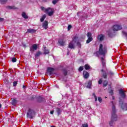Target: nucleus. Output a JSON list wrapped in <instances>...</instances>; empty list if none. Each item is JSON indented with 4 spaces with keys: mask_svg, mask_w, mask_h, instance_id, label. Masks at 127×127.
Segmentation results:
<instances>
[{
    "mask_svg": "<svg viewBox=\"0 0 127 127\" xmlns=\"http://www.w3.org/2000/svg\"><path fill=\"white\" fill-rule=\"evenodd\" d=\"M112 111L111 112V121L109 123L110 126L113 127L114 126V122H116L118 120V116L116 114V107H115V105H114V102H112Z\"/></svg>",
    "mask_w": 127,
    "mask_h": 127,
    "instance_id": "obj_1",
    "label": "nucleus"
},
{
    "mask_svg": "<svg viewBox=\"0 0 127 127\" xmlns=\"http://www.w3.org/2000/svg\"><path fill=\"white\" fill-rule=\"evenodd\" d=\"M107 53V47H104L102 44H100L99 48V51L96 52L97 56L99 55H105Z\"/></svg>",
    "mask_w": 127,
    "mask_h": 127,
    "instance_id": "obj_2",
    "label": "nucleus"
},
{
    "mask_svg": "<svg viewBox=\"0 0 127 127\" xmlns=\"http://www.w3.org/2000/svg\"><path fill=\"white\" fill-rule=\"evenodd\" d=\"M42 10L44 11V12H45L46 14H48L49 16H52L54 13V8H51V7H48L46 8L44 7H41Z\"/></svg>",
    "mask_w": 127,
    "mask_h": 127,
    "instance_id": "obj_3",
    "label": "nucleus"
},
{
    "mask_svg": "<svg viewBox=\"0 0 127 127\" xmlns=\"http://www.w3.org/2000/svg\"><path fill=\"white\" fill-rule=\"evenodd\" d=\"M101 61L103 68V69H101V72H102V77L104 78V79H107V73H105V70H104L107 68V66H106V60L103 58H101Z\"/></svg>",
    "mask_w": 127,
    "mask_h": 127,
    "instance_id": "obj_4",
    "label": "nucleus"
},
{
    "mask_svg": "<svg viewBox=\"0 0 127 127\" xmlns=\"http://www.w3.org/2000/svg\"><path fill=\"white\" fill-rule=\"evenodd\" d=\"M78 39V37L75 36L74 38L72 39V41L69 43L68 45L69 48L70 49H74L75 48V43L77 42V40Z\"/></svg>",
    "mask_w": 127,
    "mask_h": 127,
    "instance_id": "obj_5",
    "label": "nucleus"
},
{
    "mask_svg": "<svg viewBox=\"0 0 127 127\" xmlns=\"http://www.w3.org/2000/svg\"><path fill=\"white\" fill-rule=\"evenodd\" d=\"M27 116L28 118H30V119H32V118L35 116V112L34 110L29 109L28 112L27 113Z\"/></svg>",
    "mask_w": 127,
    "mask_h": 127,
    "instance_id": "obj_6",
    "label": "nucleus"
},
{
    "mask_svg": "<svg viewBox=\"0 0 127 127\" xmlns=\"http://www.w3.org/2000/svg\"><path fill=\"white\" fill-rule=\"evenodd\" d=\"M121 29H122V26L120 25H115L113 27L114 31H118V30H121Z\"/></svg>",
    "mask_w": 127,
    "mask_h": 127,
    "instance_id": "obj_7",
    "label": "nucleus"
},
{
    "mask_svg": "<svg viewBox=\"0 0 127 127\" xmlns=\"http://www.w3.org/2000/svg\"><path fill=\"white\" fill-rule=\"evenodd\" d=\"M38 47V46L37 44H33L30 48V51L32 52H34L35 50H37V48Z\"/></svg>",
    "mask_w": 127,
    "mask_h": 127,
    "instance_id": "obj_8",
    "label": "nucleus"
},
{
    "mask_svg": "<svg viewBox=\"0 0 127 127\" xmlns=\"http://www.w3.org/2000/svg\"><path fill=\"white\" fill-rule=\"evenodd\" d=\"M119 94L122 97V98H123V99H125L126 98V94H125V91L123 89H120L119 90Z\"/></svg>",
    "mask_w": 127,
    "mask_h": 127,
    "instance_id": "obj_9",
    "label": "nucleus"
},
{
    "mask_svg": "<svg viewBox=\"0 0 127 127\" xmlns=\"http://www.w3.org/2000/svg\"><path fill=\"white\" fill-rule=\"evenodd\" d=\"M42 26L44 29H47L48 28V22L47 21H45L43 23Z\"/></svg>",
    "mask_w": 127,
    "mask_h": 127,
    "instance_id": "obj_10",
    "label": "nucleus"
},
{
    "mask_svg": "<svg viewBox=\"0 0 127 127\" xmlns=\"http://www.w3.org/2000/svg\"><path fill=\"white\" fill-rule=\"evenodd\" d=\"M104 72L106 73V72H107V74L106 73L107 75H109L110 76H114V72L112 71H108V69H104Z\"/></svg>",
    "mask_w": 127,
    "mask_h": 127,
    "instance_id": "obj_11",
    "label": "nucleus"
},
{
    "mask_svg": "<svg viewBox=\"0 0 127 127\" xmlns=\"http://www.w3.org/2000/svg\"><path fill=\"white\" fill-rule=\"evenodd\" d=\"M83 75L85 79H88V78H89V72L86 71H83Z\"/></svg>",
    "mask_w": 127,
    "mask_h": 127,
    "instance_id": "obj_12",
    "label": "nucleus"
},
{
    "mask_svg": "<svg viewBox=\"0 0 127 127\" xmlns=\"http://www.w3.org/2000/svg\"><path fill=\"white\" fill-rule=\"evenodd\" d=\"M58 43L61 46H64L65 45V41L63 39H60L58 41Z\"/></svg>",
    "mask_w": 127,
    "mask_h": 127,
    "instance_id": "obj_13",
    "label": "nucleus"
},
{
    "mask_svg": "<svg viewBox=\"0 0 127 127\" xmlns=\"http://www.w3.org/2000/svg\"><path fill=\"white\" fill-rule=\"evenodd\" d=\"M104 38H105V36L102 34L99 35L97 37V39L98 40H100V41H103V40H104Z\"/></svg>",
    "mask_w": 127,
    "mask_h": 127,
    "instance_id": "obj_14",
    "label": "nucleus"
},
{
    "mask_svg": "<svg viewBox=\"0 0 127 127\" xmlns=\"http://www.w3.org/2000/svg\"><path fill=\"white\" fill-rule=\"evenodd\" d=\"M44 101V98L43 97L40 96L37 99V102L38 103H41L42 102H43Z\"/></svg>",
    "mask_w": 127,
    "mask_h": 127,
    "instance_id": "obj_15",
    "label": "nucleus"
},
{
    "mask_svg": "<svg viewBox=\"0 0 127 127\" xmlns=\"http://www.w3.org/2000/svg\"><path fill=\"white\" fill-rule=\"evenodd\" d=\"M27 32L29 33H34V32H36V31L34 29H28L27 30Z\"/></svg>",
    "mask_w": 127,
    "mask_h": 127,
    "instance_id": "obj_16",
    "label": "nucleus"
},
{
    "mask_svg": "<svg viewBox=\"0 0 127 127\" xmlns=\"http://www.w3.org/2000/svg\"><path fill=\"white\" fill-rule=\"evenodd\" d=\"M22 17H23V18H25V19H27V18H28V16L26 14V13H25V12H22Z\"/></svg>",
    "mask_w": 127,
    "mask_h": 127,
    "instance_id": "obj_17",
    "label": "nucleus"
},
{
    "mask_svg": "<svg viewBox=\"0 0 127 127\" xmlns=\"http://www.w3.org/2000/svg\"><path fill=\"white\" fill-rule=\"evenodd\" d=\"M44 54H49V50L46 49V47H44Z\"/></svg>",
    "mask_w": 127,
    "mask_h": 127,
    "instance_id": "obj_18",
    "label": "nucleus"
},
{
    "mask_svg": "<svg viewBox=\"0 0 127 127\" xmlns=\"http://www.w3.org/2000/svg\"><path fill=\"white\" fill-rule=\"evenodd\" d=\"M56 112L58 116H60V115H61V113H62V110L60 108H57Z\"/></svg>",
    "mask_w": 127,
    "mask_h": 127,
    "instance_id": "obj_19",
    "label": "nucleus"
},
{
    "mask_svg": "<svg viewBox=\"0 0 127 127\" xmlns=\"http://www.w3.org/2000/svg\"><path fill=\"white\" fill-rule=\"evenodd\" d=\"M84 68L85 69V70H89V69H91V66H90V65L86 64L84 65Z\"/></svg>",
    "mask_w": 127,
    "mask_h": 127,
    "instance_id": "obj_20",
    "label": "nucleus"
},
{
    "mask_svg": "<svg viewBox=\"0 0 127 127\" xmlns=\"http://www.w3.org/2000/svg\"><path fill=\"white\" fill-rule=\"evenodd\" d=\"M122 108L124 111H127V104L125 105H122Z\"/></svg>",
    "mask_w": 127,
    "mask_h": 127,
    "instance_id": "obj_21",
    "label": "nucleus"
},
{
    "mask_svg": "<svg viewBox=\"0 0 127 127\" xmlns=\"http://www.w3.org/2000/svg\"><path fill=\"white\" fill-rule=\"evenodd\" d=\"M54 70V68L52 67H48L47 68V71L48 72H49V73H51L52 72H53Z\"/></svg>",
    "mask_w": 127,
    "mask_h": 127,
    "instance_id": "obj_22",
    "label": "nucleus"
},
{
    "mask_svg": "<svg viewBox=\"0 0 127 127\" xmlns=\"http://www.w3.org/2000/svg\"><path fill=\"white\" fill-rule=\"evenodd\" d=\"M91 86H92V81H88L87 88H88L89 89H91Z\"/></svg>",
    "mask_w": 127,
    "mask_h": 127,
    "instance_id": "obj_23",
    "label": "nucleus"
},
{
    "mask_svg": "<svg viewBox=\"0 0 127 127\" xmlns=\"http://www.w3.org/2000/svg\"><path fill=\"white\" fill-rule=\"evenodd\" d=\"M45 18H46V15H43L40 19L41 22H43V21H44V19H45Z\"/></svg>",
    "mask_w": 127,
    "mask_h": 127,
    "instance_id": "obj_24",
    "label": "nucleus"
},
{
    "mask_svg": "<svg viewBox=\"0 0 127 127\" xmlns=\"http://www.w3.org/2000/svg\"><path fill=\"white\" fill-rule=\"evenodd\" d=\"M93 41V38L92 37H89L88 38V40L86 41V43H90L91 41Z\"/></svg>",
    "mask_w": 127,
    "mask_h": 127,
    "instance_id": "obj_25",
    "label": "nucleus"
},
{
    "mask_svg": "<svg viewBox=\"0 0 127 127\" xmlns=\"http://www.w3.org/2000/svg\"><path fill=\"white\" fill-rule=\"evenodd\" d=\"M8 8L9 9H16L17 8L14 6H8Z\"/></svg>",
    "mask_w": 127,
    "mask_h": 127,
    "instance_id": "obj_26",
    "label": "nucleus"
},
{
    "mask_svg": "<svg viewBox=\"0 0 127 127\" xmlns=\"http://www.w3.org/2000/svg\"><path fill=\"white\" fill-rule=\"evenodd\" d=\"M42 53L40 51L38 52L35 55V57H38L39 56H40Z\"/></svg>",
    "mask_w": 127,
    "mask_h": 127,
    "instance_id": "obj_27",
    "label": "nucleus"
},
{
    "mask_svg": "<svg viewBox=\"0 0 127 127\" xmlns=\"http://www.w3.org/2000/svg\"><path fill=\"white\" fill-rule=\"evenodd\" d=\"M107 85H108V81L105 80L103 82V87H107Z\"/></svg>",
    "mask_w": 127,
    "mask_h": 127,
    "instance_id": "obj_28",
    "label": "nucleus"
},
{
    "mask_svg": "<svg viewBox=\"0 0 127 127\" xmlns=\"http://www.w3.org/2000/svg\"><path fill=\"white\" fill-rule=\"evenodd\" d=\"M92 96L94 97L95 102H97V101H98V98H97V96H96V94L95 93H93Z\"/></svg>",
    "mask_w": 127,
    "mask_h": 127,
    "instance_id": "obj_29",
    "label": "nucleus"
},
{
    "mask_svg": "<svg viewBox=\"0 0 127 127\" xmlns=\"http://www.w3.org/2000/svg\"><path fill=\"white\" fill-rule=\"evenodd\" d=\"M58 1H59V0H54L52 1V3H53V4H56Z\"/></svg>",
    "mask_w": 127,
    "mask_h": 127,
    "instance_id": "obj_30",
    "label": "nucleus"
},
{
    "mask_svg": "<svg viewBox=\"0 0 127 127\" xmlns=\"http://www.w3.org/2000/svg\"><path fill=\"white\" fill-rule=\"evenodd\" d=\"M16 102H17L16 100L13 99V100L12 101V104L15 105L16 104Z\"/></svg>",
    "mask_w": 127,
    "mask_h": 127,
    "instance_id": "obj_31",
    "label": "nucleus"
},
{
    "mask_svg": "<svg viewBox=\"0 0 127 127\" xmlns=\"http://www.w3.org/2000/svg\"><path fill=\"white\" fill-rule=\"evenodd\" d=\"M87 35L88 38L92 37V34L90 32L87 33Z\"/></svg>",
    "mask_w": 127,
    "mask_h": 127,
    "instance_id": "obj_32",
    "label": "nucleus"
},
{
    "mask_svg": "<svg viewBox=\"0 0 127 127\" xmlns=\"http://www.w3.org/2000/svg\"><path fill=\"white\" fill-rule=\"evenodd\" d=\"M81 127H89V126L88 125V124H82Z\"/></svg>",
    "mask_w": 127,
    "mask_h": 127,
    "instance_id": "obj_33",
    "label": "nucleus"
},
{
    "mask_svg": "<svg viewBox=\"0 0 127 127\" xmlns=\"http://www.w3.org/2000/svg\"><path fill=\"white\" fill-rule=\"evenodd\" d=\"M83 70H84V66H80L78 68V71H83Z\"/></svg>",
    "mask_w": 127,
    "mask_h": 127,
    "instance_id": "obj_34",
    "label": "nucleus"
},
{
    "mask_svg": "<svg viewBox=\"0 0 127 127\" xmlns=\"http://www.w3.org/2000/svg\"><path fill=\"white\" fill-rule=\"evenodd\" d=\"M98 101L100 103H102V102H103V99H102V98H101V97H99Z\"/></svg>",
    "mask_w": 127,
    "mask_h": 127,
    "instance_id": "obj_35",
    "label": "nucleus"
},
{
    "mask_svg": "<svg viewBox=\"0 0 127 127\" xmlns=\"http://www.w3.org/2000/svg\"><path fill=\"white\" fill-rule=\"evenodd\" d=\"M77 43V45L78 46H79V47H81V44L80 43H79V42H78V39L76 42V43Z\"/></svg>",
    "mask_w": 127,
    "mask_h": 127,
    "instance_id": "obj_36",
    "label": "nucleus"
},
{
    "mask_svg": "<svg viewBox=\"0 0 127 127\" xmlns=\"http://www.w3.org/2000/svg\"><path fill=\"white\" fill-rule=\"evenodd\" d=\"M16 85H17V82L16 81H14L13 83V87H15V86H16Z\"/></svg>",
    "mask_w": 127,
    "mask_h": 127,
    "instance_id": "obj_37",
    "label": "nucleus"
},
{
    "mask_svg": "<svg viewBox=\"0 0 127 127\" xmlns=\"http://www.w3.org/2000/svg\"><path fill=\"white\" fill-rule=\"evenodd\" d=\"M102 83H103V79H99V80L98 81V84H102Z\"/></svg>",
    "mask_w": 127,
    "mask_h": 127,
    "instance_id": "obj_38",
    "label": "nucleus"
},
{
    "mask_svg": "<svg viewBox=\"0 0 127 127\" xmlns=\"http://www.w3.org/2000/svg\"><path fill=\"white\" fill-rule=\"evenodd\" d=\"M7 0H1V3H5L6 2Z\"/></svg>",
    "mask_w": 127,
    "mask_h": 127,
    "instance_id": "obj_39",
    "label": "nucleus"
},
{
    "mask_svg": "<svg viewBox=\"0 0 127 127\" xmlns=\"http://www.w3.org/2000/svg\"><path fill=\"white\" fill-rule=\"evenodd\" d=\"M12 62H16V59H15V58H13L12 59Z\"/></svg>",
    "mask_w": 127,
    "mask_h": 127,
    "instance_id": "obj_40",
    "label": "nucleus"
},
{
    "mask_svg": "<svg viewBox=\"0 0 127 127\" xmlns=\"http://www.w3.org/2000/svg\"><path fill=\"white\" fill-rule=\"evenodd\" d=\"M71 27H72V26H71V25H68V27H67L68 30H70V29H71Z\"/></svg>",
    "mask_w": 127,
    "mask_h": 127,
    "instance_id": "obj_41",
    "label": "nucleus"
},
{
    "mask_svg": "<svg viewBox=\"0 0 127 127\" xmlns=\"http://www.w3.org/2000/svg\"><path fill=\"white\" fill-rule=\"evenodd\" d=\"M64 76H66V75H67V70H64Z\"/></svg>",
    "mask_w": 127,
    "mask_h": 127,
    "instance_id": "obj_42",
    "label": "nucleus"
},
{
    "mask_svg": "<svg viewBox=\"0 0 127 127\" xmlns=\"http://www.w3.org/2000/svg\"><path fill=\"white\" fill-rule=\"evenodd\" d=\"M113 93H114V91L113 90H111L110 91V93L111 94V95H113Z\"/></svg>",
    "mask_w": 127,
    "mask_h": 127,
    "instance_id": "obj_43",
    "label": "nucleus"
},
{
    "mask_svg": "<svg viewBox=\"0 0 127 127\" xmlns=\"http://www.w3.org/2000/svg\"><path fill=\"white\" fill-rule=\"evenodd\" d=\"M54 113V110L51 111L50 112L51 115H53Z\"/></svg>",
    "mask_w": 127,
    "mask_h": 127,
    "instance_id": "obj_44",
    "label": "nucleus"
},
{
    "mask_svg": "<svg viewBox=\"0 0 127 127\" xmlns=\"http://www.w3.org/2000/svg\"><path fill=\"white\" fill-rule=\"evenodd\" d=\"M0 21H3V18H1L0 17Z\"/></svg>",
    "mask_w": 127,
    "mask_h": 127,
    "instance_id": "obj_45",
    "label": "nucleus"
},
{
    "mask_svg": "<svg viewBox=\"0 0 127 127\" xmlns=\"http://www.w3.org/2000/svg\"><path fill=\"white\" fill-rule=\"evenodd\" d=\"M113 99L115 100V97L114 96H113Z\"/></svg>",
    "mask_w": 127,
    "mask_h": 127,
    "instance_id": "obj_46",
    "label": "nucleus"
},
{
    "mask_svg": "<svg viewBox=\"0 0 127 127\" xmlns=\"http://www.w3.org/2000/svg\"><path fill=\"white\" fill-rule=\"evenodd\" d=\"M1 108V104H0V109Z\"/></svg>",
    "mask_w": 127,
    "mask_h": 127,
    "instance_id": "obj_47",
    "label": "nucleus"
},
{
    "mask_svg": "<svg viewBox=\"0 0 127 127\" xmlns=\"http://www.w3.org/2000/svg\"><path fill=\"white\" fill-rule=\"evenodd\" d=\"M51 127H55V126H51Z\"/></svg>",
    "mask_w": 127,
    "mask_h": 127,
    "instance_id": "obj_48",
    "label": "nucleus"
},
{
    "mask_svg": "<svg viewBox=\"0 0 127 127\" xmlns=\"http://www.w3.org/2000/svg\"><path fill=\"white\" fill-rule=\"evenodd\" d=\"M23 88H24V87H25V86H23Z\"/></svg>",
    "mask_w": 127,
    "mask_h": 127,
    "instance_id": "obj_49",
    "label": "nucleus"
},
{
    "mask_svg": "<svg viewBox=\"0 0 127 127\" xmlns=\"http://www.w3.org/2000/svg\"><path fill=\"white\" fill-rule=\"evenodd\" d=\"M77 14H79V13H77Z\"/></svg>",
    "mask_w": 127,
    "mask_h": 127,
    "instance_id": "obj_50",
    "label": "nucleus"
},
{
    "mask_svg": "<svg viewBox=\"0 0 127 127\" xmlns=\"http://www.w3.org/2000/svg\"><path fill=\"white\" fill-rule=\"evenodd\" d=\"M67 55H68V53L67 54Z\"/></svg>",
    "mask_w": 127,
    "mask_h": 127,
    "instance_id": "obj_51",
    "label": "nucleus"
}]
</instances>
